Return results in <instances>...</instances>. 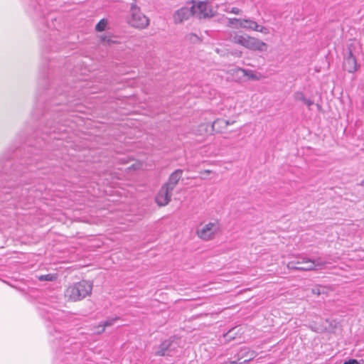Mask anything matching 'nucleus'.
<instances>
[{
  "mask_svg": "<svg viewBox=\"0 0 364 364\" xmlns=\"http://www.w3.org/2000/svg\"><path fill=\"white\" fill-rule=\"evenodd\" d=\"M177 345L173 343V341L168 339L166 340L161 343L159 347V350L155 353L157 356H171V353L176 350Z\"/></svg>",
  "mask_w": 364,
  "mask_h": 364,
  "instance_id": "nucleus-9",
  "label": "nucleus"
},
{
  "mask_svg": "<svg viewBox=\"0 0 364 364\" xmlns=\"http://www.w3.org/2000/svg\"><path fill=\"white\" fill-rule=\"evenodd\" d=\"M196 8L205 18L213 16L211 14L212 11L208 9V4L205 1H199L196 5Z\"/></svg>",
  "mask_w": 364,
  "mask_h": 364,
  "instance_id": "nucleus-13",
  "label": "nucleus"
},
{
  "mask_svg": "<svg viewBox=\"0 0 364 364\" xmlns=\"http://www.w3.org/2000/svg\"><path fill=\"white\" fill-rule=\"evenodd\" d=\"M101 41H102V42H103V43H109H109H110V42H111L110 39H109L107 36H101Z\"/></svg>",
  "mask_w": 364,
  "mask_h": 364,
  "instance_id": "nucleus-26",
  "label": "nucleus"
},
{
  "mask_svg": "<svg viewBox=\"0 0 364 364\" xmlns=\"http://www.w3.org/2000/svg\"><path fill=\"white\" fill-rule=\"evenodd\" d=\"M311 292L317 296L326 294L327 292L326 287L321 285H316L311 289Z\"/></svg>",
  "mask_w": 364,
  "mask_h": 364,
  "instance_id": "nucleus-17",
  "label": "nucleus"
},
{
  "mask_svg": "<svg viewBox=\"0 0 364 364\" xmlns=\"http://www.w3.org/2000/svg\"><path fill=\"white\" fill-rule=\"evenodd\" d=\"M304 264H299V266H304Z\"/></svg>",
  "mask_w": 364,
  "mask_h": 364,
  "instance_id": "nucleus-33",
  "label": "nucleus"
},
{
  "mask_svg": "<svg viewBox=\"0 0 364 364\" xmlns=\"http://www.w3.org/2000/svg\"><path fill=\"white\" fill-rule=\"evenodd\" d=\"M183 170L177 169L173 171L169 176L168 181L164 185L169 188V190H173L175 188L176 186L178 183L180 178L182 176Z\"/></svg>",
  "mask_w": 364,
  "mask_h": 364,
  "instance_id": "nucleus-12",
  "label": "nucleus"
},
{
  "mask_svg": "<svg viewBox=\"0 0 364 364\" xmlns=\"http://www.w3.org/2000/svg\"><path fill=\"white\" fill-rule=\"evenodd\" d=\"M236 55L240 57L242 55V52L236 53Z\"/></svg>",
  "mask_w": 364,
  "mask_h": 364,
  "instance_id": "nucleus-31",
  "label": "nucleus"
},
{
  "mask_svg": "<svg viewBox=\"0 0 364 364\" xmlns=\"http://www.w3.org/2000/svg\"><path fill=\"white\" fill-rule=\"evenodd\" d=\"M244 23V19L230 18H228V26H235L236 28L240 27V24Z\"/></svg>",
  "mask_w": 364,
  "mask_h": 364,
  "instance_id": "nucleus-16",
  "label": "nucleus"
},
{
  "mask_svg": "<svg viewBox=\"0 0 364 364\" xmlns=\"http://www.w3.org/2000/svg\"><path fill=\"white\" fill-rule=\"evenodd\" d=\"M237 73H242V75L244 76H248L249 78H251V79H256V77L255 75L252 73V71H249V70H247L245 69H242V68H238L237 70H236Z\"/></svg>",
  "mask_w": 364,
  "mask_h": 364,
  "instance_id": "nucleus-20",
  "label": "nucleus"
},
{
  "mask_svg": "<svg viewBox=\"0 0 364 364\" xmlns=\"http://www.w3.org/2000/svg\"><path fill=\"white\" fill-rule=\"evenodd\" d=\"M92 284L82 280L69 286L65 291V296L72 301H80L91 294Z\"/></svg>",
  "mask_w": 364,
  "mask_h": 364,
  "instance_id": "nucleus-1",
  "label": "nucleus"
},
{
  "mask_svg": "<svg viewBox=\"0 0 364 364\" xmlns=\"http://www.w3.org/2000/svg\"><path fill=\"white\" fill-rule=\"evenodd\" d=\"M218 230L219 225L218 223L210 222L198 227L196 230V234L200 239L207 241L214 238Z\"/></svg>",
  "mask_w": 364,
  "mask_h": 364,
  "instance_id": "nucleus-5",
  "label": "nucleus"
},
{
  "mask_svg": "<svg viewBox=\"0 0 364 364\" xmlns=\"http://www.w3.org/2000/svg\"><path fill=\"white\" fill-rule=\"evenodd\" d=\"M173 190H169V188L163 185L159 191L156 197V202L159 206L166 205L171 200Z\"/></svg>",
  "mask_w": 364,
  "mask_h": 364,
  "instance_id": "nucleus-8",
  "label": "nucleus"
},
{
  "mask_svg": "<svg viewBox=\"0 0 364 364\" xmlns=\"http://www.w3.org/2000/svg\"><path fill=\"white\" fill-rule=\"evenodd\" d=\"M107 26V21L105 19L100 20L96 25L95 29L97 31H103Z\"/></svg>",
  "mask_w": 364,
  "mask_h": 364,
  "instance_id": "nucleus-21",
  "label": "nucleus"
},
{
  "mask_svg": "<svg viewBox=\"0 0 364 364\" xmlns=\"http://www.w3.org/2000/svg\"><path fill=\"white\" fill-rule=\"evenodd\" d=\"M225 11L228 13H232L237 15L242 14V10L237 7H232L230 10H229V9H226Z\"/></svg>",
  "mask_w": 364,
  "mask_h": 364,
  "instance_id": "nucleus-24",
  "label": "nucleus"
},
{
  "mask_svg": "<svg viewBox=\"0 0 364 364\" xmlns=\"http://www.w3.org/2000/svg\"><path fill=\"white\" fill-rule=\"evenodd\" d=\"M294 99L296 100H299V101L303 102L309 107H310V106L314 105V102L312 100H311L310 99L306 98L304 97L303 92H295L294 95Z\"/></svg>",
  "mask_w": 364,
  "mask_h": 364,
  "instance_id": "nucleus-14",
  "label": "nucleus"
},
{
  "mask_svg": "<svg viewBox=\"0 0 364 364\" xmlns=\"http://www.w3.org/2000/svg\"><path fill=\"white\" fill-rule=\"evenodd\" d=\"M237 327L231 328L229 331H228L225 334H224V337L228 341L233 340L235 338L236 334L237 333Z\"/></svg>",
  "mask_w": 364,
  "mask_h": 364,
  "instance_id": "nucleus-19",
  "label": "nucleus"
},
{
  "mask_svg": "<svg viewBox=\"0 0 364 364\" xmlns=\"http://www.w3.org/2000/svg\"><path fill=\"white\" fill-rule=\"evenodd\" d=\"M240 28L255 31L258 28V24L252 20L244 19V23L240 24Z\"/></svg>",
  "mask_w": 364,
  "mask_h": 364,
  "instance_id": "nucleus-15",
  "label": "nucleus"
},
{
  "mask_svg": "<svg viewBox=\"0 0 364 364\" xmlns=\"http://www.w3.org/2000/svg\"><path fill=\"white\" fill-rule=\"evenodd\" d=\"M118 317H114V318H109L107 321H105L102 325L104 326V327H109V326H112L114 322L118 320Z\"/></svg>",
  "mask_w": 364,
  "mask_h": 364,
  "instance_id": "nucleus-23",
  "label": "nucleus"
},
{
  "mask_svg": "<svg viewBox=\"0 0 364 364\" xmlns=\"http://www.w3.org/2000/svg\"><path fill=\"white\" fill-rule=\"evenodd\" d=\"M192 15V11L188 7H183L177 10L173 14V21L176 23H180L189 18Z\"/></svg>",
  "mask_w": 364,
  "mask_h": 364,
  "instance_id": "nucleus-10",
  "label": "nucleus"
},
{
  "mask_svg": "<svg viewBox=\"0 0 364 364\" xmlns=\"http://www.w3.org/2000/svg\"><path fill=\"white\" fill-rule=\"evenodd\" d=\"M257 355V353L251 350L249 348H241L237 355V360L239 362L241 359L245 358L243 363H248ZM242 363V362H241Z\"/></svg>",
  "mask_w": 364,
  "mask_h": 364,
  "instance_id": "nucleus-11",
  "label": "nucleus"
},
{
  "mask_svg": "<svg viewBox=\"0 0 364 364\" xmlns=\"http://www.w3.org/2000/svg\"><path fill=\"white\" fill-rule=\"evenodd\" d=\"M343 364H359V363L355 359H350L349 360L346 361Z\"/></svg>",
  "mask_w": 364,
  "mask_h": 364,
  "instance_id": "nucleus-27",
  "label": "nucleus"
},
{
  "mask_svg": "<svg viewBox=\"0 0 364 364\" xmlns=\"http://www.w3.org/2000/svg\"><path fill=\"white\" fill-rule=\"evenodd\" d=\"M255 31H258L264 34L269 33V29L267 27L260 25H258V28L256 29Z\"/></svg>",
  "mask_w": 364,
  "mask_h": 364,
  "instance_id": "nucleus-25",
  "label": "nucleus"
},
{
  "mask_svg": "<svg viewBox=\"0 0 364 364\" xmlns=\"http://www.w3.org/2000/svg\"><path fill=\"white\" fill-rule=\"evenodd\" d=\"M223 364H242V363L237 362V360L232 361H226Z\"/></svg>",
  "mask_w": 364,
  "mask_h": 364,
  "instance_id": "nucleus-29",
  "label": "nucleus"
},
{
  "mask_svg": "<svg viewBox=\"0 0 364 364\" xmlns=\"http://www.w3.org/2000/svg\"><path fill=\"white\" fill-rule=\"evenodd\" d=\"M343 67L345 70L350 73H355L359 68V65L350 48H348V54L344 57Z\"/></svg>",
  "mask_w": 364,
  "mask_h": 364,
  "instance_id": "nucleus-7",
  "label": "nucleus"
},
{
  "mask_svg": "<svg viewBox=\"0 0 364 364\" xmlns=\"http://www.w3.org/2000/svg\"><path fill=\"white\" fill-rule=\"evenodd\" d=\"M225 122H228L227 127L230 124H232L234 123V121L230 122L229 120H225Z\"/></svg>",
  "mask_w": 364,
  "mask_h": 364,
  "instance_id": "nucleus-30",
  "label": "nucleus"
},
{
  "mask_svg": "<svg viewBox=\"0 0 364 364\" xmlns=\"http://www.w3.org/2000/svg\"><path fill=\"white\" fill-rule=\"evenodd\" d=\"M131 18L129 20V24L136 28H145L149 24V19L141 11L135 4L130 6Z\"/></svg>",
  "mask_w": 364,
  "mask_h": 364,
  "instance_id": "nucleus-4",
  "label": "nucleus"
},
{
  "mask_svg": "<svg viewBox=\"0 0 364 364\" xmlns=\"http://www.w3.org/2000/svg\"><path fill=\"white\" fill-rule=\"evenodd\" d=\"M99 330L97 331V333H102V332H104L105 329V327H104V326L102 324H100L98 327Z\"/></svg>",
  "mask_w": 364,
  "mask_h": 364,
  "instance_id": "nucleus-28",
  "label": "nucleus"
},
{
  "mask_svg": "<svg viewBox=\"0 0 364 364\" xmlns=\"http://www.w3.org/2000/svg\"><path fill=\"white\" fill-rule=\"evenodd\" d=\"M40 281H53L55 279V277L53 274H48L45 275H41L39 277Z\"/></svg>",
  "mask_w": 364,
  "mask_h": 364,
  "instance_id": "nucleus-22",
  "label": "nucleus"
},
{
  "mask_svg": "<svg viewBox=\"0 0 364 364\" xmlns=\"http://www.w3.org/2000/svg\"><path fill=\"white\" fill-rule=\"evenodd\" d=\"M228 122H225V119H217L210 126L208 124H201L200 125V129L204 130L205 132L209 131L214 132L216 133H221L227 128Z\"/></svg>",
  "mask_w": 364,
  "mask_h": 364,
  "instance_id": "nucleus-6",
  "label": "nucleus"
},
{
  "mask_svg": "<svg viewBox=\"0 0 364 364\" xmlns=\"http://www.w3.org/2000/svg\"><path fill=\"white\" fill-rule=\"evenodd\" d=\"M326 264V262L320 258L311 259L302 257L296 261H291L287 264V267L291 270L299 271H311L314 269H321Z\"/></svg>",
  "mask_w": 364,
  "mask_h": 364,
  "instance_id": "nucleus-2",
  "label": "nucleus"
},
{
  "mask_svg": "<svg viewBox=\"0 0 364 364\" xmlns=\"http://www.w3.org/2000/svg\"><path fill=\"white\" fill-rule=\"evenodd\" d=\"M205 173H210V170H205Z\"/></svg>",
  "mask_w": 364,
  "mask_h": 364,
  "instance_id": "nucleus-32",
  "label": "nucleus"
},
{
  "mask_svg": "<svg viewBox=\"0 0 364 364\" xmlns=\"http://www.w3.org/2000/svg\"><path fill=\"white\" fill-rule=\"evenodd\" d=\"M232 41L235 43L252 50L265 52L268 48L266 43L250 36L236 35L233 37Z\"/></svg>",
  "mask_w": 364,
  "mask_h": 364,
  "instance_id": "nucleus-3",
  "label": "nucleus"
},
{
  "mask_svg": "<svg viewBox=\"0 0 364 364\" xmlns=\"http://www.w3.org/2000/svg\"><path fill=\"white\" fill-rule=\"evenodd\" d=\"M185 40L192 43H196L200 41L199 37L197 35L192 33L186 35Z\"/></svg>",
  "mask_w": 364,
  "mask_h": 364,
  "instance_id": "nucleus-18",
  "label": "nucleus"
}]
</instances>
